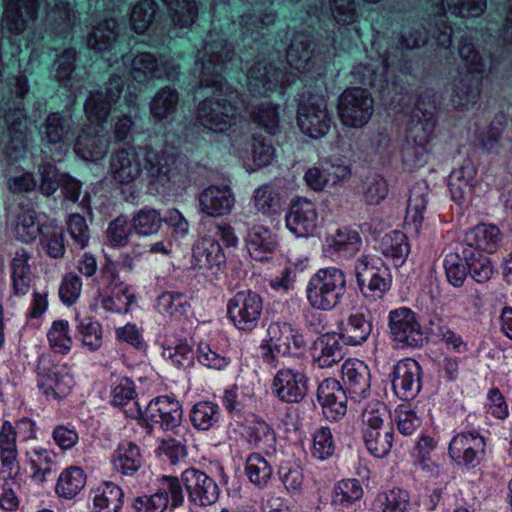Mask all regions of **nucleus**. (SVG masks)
<instances>
[{"instance_id": "obj_1", "label": "nucleus", "mask_w": 512, "mask_h": 512, "mask_svg": "<svg viewBox=\"0 0 512 512\" xmlns=\"http://www.w3.org/2000/svg\"><path fill=\"white\" fill-rule=\"evenodd\" d=\"M219 20H212V29L198 49L194 74L201 87L214 88V95L201 101L196 118L201 126L215 133H224L237 124V107L233 103L237 93L224 81L222 72L234 55L233 47L220 32Z\"/></svg>"}, {"instance_id": "obj_2", "label": "nucleus", "mask_w": 512, "mask_h": 512, "mask_svg": "<svg viewBox=\"0 0 512 512\" xmlns=\"http://www.w3.org/2000/svg\"><path fill=\"white\" fill-rule=\"evenodd\" d=\"M346 291V278L342 270L328 267L318 270L310 279L306 295L311 307L330 311L341 301Z\"/></svg>"}, {"instance_id": "obj_3", "label": "nucleus", "mask_w": 512, "mask_h": 512, "mask_svg": "<svg viewBox=\"0 0 512 512\" xmlns=\"http://www.w3.org/2000/svg\"><path fill=\"white\" fill-rule=\"evenodd\" d=\"M143 167L150 183L156 187L169 189L179 183L186 172V164L171 150L157 151L151 146H141Z\"/></svg>"}, {"instance_id": "obj_4", "label": "nucleus", "mask_w": 512, "mask_h": 512, "mask_svg": "<svg viewBox=\"0 0 512 512\" xmlns=\"http://www.w3.org/2000/svg\"><path fill=\"white\" fill-rule=\"evenodd\" d=\"M386 406L380 402L370 403L362 414L363 441L367 450L375 457L383 458L392 449L394 434L387 423Z\"/></svg>"}, {"instance_id": "obj_5", "label": "nucleus", "mask_w": 512, "mask_h": 512, "mask_svg": "<svg viewBox=\"0 0 512 512\" xmlns=\"http://www.w3.org/2000/svg\"><path fill=\"white\" fill-rule=\"evenodd\" d=\"M436 126L434 113L417 107L411 114L407 130L403 160L411 165H421L429 152L428 145Z\"/></svg>"}, {"instance_id": "obj_6", "label": "nucleus", "mask_w": 512, "mask_h": 512, "mask_svg": "<svg viewBox=\"0 0 512 512\" xmlns=\"http://www.w3.org/2000/svg\"><path fill=\"white\" fill-rule=\"evenodd\" d=\"M355 274L359 289L363 296L370 300H377L384 296L390 287L388 269L381 260L363 255L355 265Z\"/></svg>"}, {"instance_id": "obj_7", "label": "nucleus", "mask_w": 512, "mask_h": 512, "mask_svg": "<svg viewBox=\"0 0 512 512\" xmlns=\"http://www.w3.org/2000/svg\"><path fill=\"white\" fill-rule=\"evenodd\" d=\"M125 413L131 418H138L143 415L137 402H132V406L125 410ZM144 417L147 421L159 424L163 430L173 431L182 422L183 410L178 400L164 395L149 402L144 411Z\"/></svg>"}, {"instance_id": "obj_8", "label": "nucleus", "mask_w": 512, "mask_h": 512, "mask_svg": "<svg viewBox=\"0 0 512 512\" xmlns=\"http://www.w3.org/2000/svg\"><path fill=\"white\" fill-rule=\"evenodd\" d=\"M262 311V297L252 290L238 291L227 303L228 318L244 332H251L258 326Z\"/></svg>"}, {"instance_id": "obj_9", "label": "nucleus", "mask_w": 512, "mask_h": 512, "mask_svg": "<svg viewBox=\"0 0 512 512\" xmlns=\"http://www.w3.org/2000/svg\"><path fill=\"white\" fill-rule=\"evenodd\" d=\"M102 278L107 283L104 289H99L95 297L96 305L111 313H127L130 305L135 301L131 287L119 280V276L112 265L102 268Z\"/></svg>"}, {"instance_id": "obj_10", "label": "nucleus", "mask_w": 512, "mask_h": 512, "mask_svg": "<svg viewBox=\"0 0 512 512\" xmlns=\"http://www.w3.org/2000/svg\"><path fill=\"white\" fill-rule=\"evenodd\" d=\"M287 63L298 72L306 73L313 69L321 70L327 61V52L316 49L313 37L304 32H297L287 50Z\"/></svg>"}, {"instance_id": "obj_11", "label": "nucleus", "mask_w": 512, "mask_h": 512, "mask_svg": "<svg viewBox=\"0 0 512 512\" xmlns=\"http://www.w3.org/2000/svg\"><path fill=\"white\" fill-rule=\"evenodd\" d=\"M389 329L398 347H421L426 337L418 316L411 309L401 307L389 313Z\"/></svg>"}, {"instance_id": "obj_12", "label": "nucleus", "mask_w": 512, "mask_h": 512, "mask_svg": "<svg viewBox=\"0 0 512 512\" xmlns=\"http://www.w3.org/2000/svg\"><path fill=\"white\" fill-rule=\"evenodd\" d=\"M338 113L344 125L362 127L373 114V99L366 89H347L339 97Z\"/></svg>"}, {"instance_id": "obj_13", "label": "nucleus", "mask_w": 512, "mask_h": 512, "mask_svg": "<svg viewBox=\"0 0 512 512\" xmlns=\"http://www.w3.org/2000/svg\"><path fill=\"white\" fill-rule=\"evenodd\" d=\"M305 346L303 336L289 323L273 322L267 328V338L262 345L267 351L263 354L264 361L272 364L276 354L286 355L291 348L301 349Z\"/></svg>"}, {"instance_id": "obj_14", "label": "nucleus", "mask_w": 512, "mask_h": 512, "mask_svg": "<svg viewBox=\"0 0 512 512\" xmlns=\"http://www.w3.org/2000/svg\"><path fill=\"white\" fill-rule=\"evenodd\" d=\"M297 122L300 130L311 138L324 136L331 128L332 117L323 98L310 97L300 102Z\"/></svg>"}, {"instance_id": "obj_15", "label": "nucleus", "mask_w": 512, "mask_h": 512, "mask_svg": "<svg viewBox=\"0 0 512 512\" xmlns=\"http://www.w3.org/2000/svg\"><path fill=\"white\" fill-rule=\"evenodd\" d=\"M294 81L293 73L284 72L265 61L257 62L247 73V86L253 95H266L278 86L286 88Z\"/></svg>"}, {"instance_id": "obj_16", "label": "nucleus", "mask_w": 512, "mask_h": 512, "mask_svg": "<svg viewBox=\"0 0 512 512\" xmlns=\"http://www.w3.org/2000/svg\"><path fill=\"white\" fill-rule=\"evenodd\" d=\"M130 75L133 80L142 84L163 77L174 80L178 71L165 56L158 57L150 52H142L131 59Z\"/></svg>"}, {"instance_id": "obj_17", "label": "nucleus", "mask_w": 512, "mask_h": 512, "mask_svg": "<svg viewBox=\"0 0 512 512\" xmlns=\"http://www.w3.org/2000/svg\"><path fill=\"white\" fill-rule=\"evenodd\" d=\"M485 447V439L477 431L462 432L452 438L448 454L458 466L472 469L484 458Z\"/></svg>"}, {"instance_id": "obj_18", "label": "nucleus", "mask_w": 512, "mask_h": 512, "mask_svg": "<svg viewBox=\"0 0 512 512\" xmlns=\"http://www.w3.org/2000/svg\"><path fill=\"white\" fill-rule=\"evenodd\" d=\"M190 502L197 506L214 504L220 494V489L214 479L196 468L190 467L181 474Z\"/></svg>"}, {"instance_id": "obj_19", "label": "nucleus", "mask_w": 512, "mask_h": 512, "mask_svg": "<svg viewBox=\"0 0 512 512\" xmlns=\"http://www.w3.org/2000/svg\"><path fill=\"white\" fill-rule=\"evenodd\" d=\"M272 392L282 402L299 403L308 392V379L301 371L280 369L274 376Z\"/></svg>"}, {"instance_id": "obj_20", "label": "nucleus", "mask_w": 512, "mask_h": 512, "mask_svg": "<svg viewBox=\"0 0 512 512\" xmlns=\"http://www.w3.org/2000/svg\"><path fill=\"white\" fill-rule=\"evenodd\" d=\"M17 430L27 433L26 438L34 436V423L29 419H22L16 425V428L6 421L0 430V469L11 472V469H20L17 450Z\"/></svg>"}, {"instance_id": "obj_21", "label": "nucleus", "mask_w": 512, "mask_h": 512, "mask_svg": "<svg viewBox=\"0 0 512 512\" xmlns=\"http://www.w3.org/2000/svg\"><path fill=\"white\" fill-rule=\"evenodd\" d=\"M287 228L298 237L313 235L319 224L316 205L305 198H298L290 205L286 214Z\"/></svg>"}, {"instance_id": "obj_22", "label": "nucleus", "mask_w": 512, "mask_h": 512, "mask_svg": "<svg viewBox=\"0 0 512 512\" xmlns=\"http://www.w3.org/2000/svg\"><path fill=\"white\" fill-rule=\"evenodd\" d=\"M40 135L43 142L56 145L61 155L63 148L67 149L73 141L74 122L68 114L52 112L41 125Z\"/></svg>"}, {"instance_id": "obj_23", "label": "nucleus", "mask_w": 512, "mask_h": 512, "mask_svg": "<svg viewBox=\"0 0 512 512\" xmlns=\"http://www.w3.org/2000/svg\"><path fill=\"white\" fill-rule=\"evenodd\" d=\"M124 81L122 77L114 75L110 78L105 92H91L85 103V112L91 121L104 122L110 113L112 104L119 99Z\"/></svg>"}, {"instance_id": "obj_24", "label": "nucleus", "mask_w": 512, "mask_h": 512, "mask_svg": "<svg viewBox=\"0 0 512 512\" xmlns=\"http://www.w3.org/2000/svg\"><path fill=\"white\" fill-rule=\"evenodd\" d=\"M2 25L9 32L19 35L29 22L37 18L40 0H3Z\"/></svg>"}, {"instance_id": "obj_25", "label": "nucleus", "mask_w": 512, "mask_h": 512, "mask_svg": "<svg viewBox=\"0 0 512 512\" xmlns=\"http://www.w3.org/2000/svg\"><path fill=\"white\" fill-rule=\"evenodd\" d=\"M141 161V146L121 149L114 153L110 159V174L113 180L119 184L133 183L142 173Z\"/></svg>"}, {"instance_id": "obj_26", "label": "nucleus", "mask_w": 512, "mask_h": 512, "mask_svg": "<svg viewBox=\"0 0 512 512\" xmlns=\"http://www.w3.org/2000/svg\"><path fill=\"white\" fill-rule=\"evenodd\" d=\"M109 137L100 124L89 125L78 135L74 150L86 161H98L108 152Z\"/></svg>"}, {"instance_id": "obj_27", "label": "nucleus", "mask_w": 512, "mask_h": 512, "mask_svg": "<svg viewBox=\"0 0 512 512\" xmlns=\"http://www.w3.org/2000/svg\"><path fill=\"white\" fill-rule=\"evenodd\" d=\"M421 367L413 359L399 361L390 374L395 394L401 399L414 398L420 390Z\"/></svg>"}, {"instance_id": "obj_28", "label": "nucleus", "mask_w": 512, "mask_h": 512, "mask_svg": "<svg viewBox=\"0 0 512 512\" xmlns=\"http://www.w3.org/2000/svg\"><path fill=\"white\" fill-rule=\"evenodd\" d=\"M317 400L328 420L337 421L346 414V395L336 379L328 378L320 383Z\"/></svg>"}, {"instance_id": "obj_29", "label": "nucleus", "mask_w": 512, "mask_h": 512, "mask_svg": "<svg viewBox=\"0 0 512 512\" xmlns=\"http://www.w3.org/2000/svg\"><path fill=\"white\" fill-rule=\"evenodd\" d=\"M198 202L201 213L209 217H221L231 212L235 197L230 187L212 185L200 193Z\"/></svg>"}, {"instance_id": "obj_30", "label": "nucleus", "mask_w": 512, "mask_h": 512, "mask_svg": "<svg viewBox=\"0 0 512 512\" xmlns=\"http://www.w3.org/2000/svg\"><path fill=\"white\" fill-rule=\"evenodd\" d=\"M342 379L351 398L355 401H361L369 395L371 375L363 361L346 360L342 365Z\"/></svg>"}, {"instance_id": "obj_31", "label": "nucleus", "mask_w": 512, "mask_h": 512, "mask_svg": "<svg viewBox=\"0 0 512 512\" xmlns=\"http://www.w3.org/2000/svg\"><path fill=\"white\" fill-rule=\"evenodd\" d=\"M73 383L72 376L61 364L43 367L39 373L38 385L46 396L63 398L70 392Z\"/></svg>"}, {"instance_id": "obj_32", "label": "nucleus", "mask_w": 512, "mask_h": 512, "mask_svg": "<svg viewBox=\"0 0 512 512\" xmlns=\"http://www.w3.org/2000/svg\"><path fill=\"white\" fill-rule=\"evenodd\" d=\"M477 170L471 161L451 172L448 186L452 199L459 205L468 203L473 195Z\"/></svg>"}, {"instance_id": "obj_33", "label": "nucleus", "mask_w": 512, "mask_h": 512, "mask_svg": "<svg viewBox=\"0 0 512 512\" xmlns=\"http://www.w3.org/2000/svg\"><path fill=\"white\" fill-rule=\"evenodd\" d=\"M247 226L246 245L252 258L258 261L267 259L277 247V241L272 231L260 224L245 222Z\"/></svg>"}, {"instance_id": "obj_34", "label": "nucleus", "mask_w": 512, "mask_h": 512, "mask_svg": "<svg viewBox=\"0 0 512 512\" xmlns=\"http://www.w3.org/2000/svg\"><path fill=\"white\" fill-rule=\"evenodd\" d=\"M480 91V78L459 73L451 83L450 102L455 109H467L477 102Z\"/></svg>"}, {"instance_id": "obj_35", "label": "nucleus", "mask_w": 512, "mask_h": 512, "mask_svg": "<svg viewBox=\"0 0 512 512\" xmlns=\"http://www.w3.org/2000/svg\"><path fill=\"white\" fill-rule=\"evenodd\" d=\"M276 19L277 13L272 8L245 13L240 17L239 22L241 34L257 41L268 32Z\"/></svg>"}, {"instance_id": "obj_36", "label": "nucleus", "mask_w": 512, "mask_h": 512, "mask_svg": "<svg viewBox=\"0 0 512 512\" xmlns=\"http://www.w3.org/2000/svg\"><path fill=\"white\" fill-rule=\"evenodd\" d=\"M500 229L493 224H479L470 229L465 235L467 248L476 251L494 253L502 242Z\"/></svg>"}, {"instance_id": "obj_37", "label": "nucleus", "mask_w": 512, "mask_h": 512, "mask_svg": "<svg viewBox=\"0 0 512 512\" xmlns=\"http://www.w3.org/2000/svg\"><path fill=\"white\" fill-rule=\"evenodd\" d=\"M361 245L360 234L355 230L343 227L326 238L324 251L330 255L337 253L345 257H352L360 251Z\"/></svg>"}, {"instance_id": "obj_38", "label": "nucleus", "mask_w": 512, "mask_h": 512, "mask_svg": "<svg viewBox=\"0 0 512 512\" xmlns=\"http://www.w3.org/2000/svg\"><path fill=\"white\" fill-rule=\"evenodd\" d=\"M193 258L200 269H220L225 263L219 242L211 237H204L194 244Z\"/></svg>"}, {"instance_id": "obj_39", "label": "nucleus", "mask_w": 512, "mask_h": 512, "mask_svg": "<svg viewBox=\"0 0 512 512\" xmlns=\"http://www.w3.org/2000/svg\"><path fill=\"white\" fill-rule=\"evenodd\" d=\"M118 37V23L114 18H105L92 25L86 43L89 49L103 52L109 50Z\"/></svg>"}, {"instance_id": "obj_40", "label": "nucleus", "mask_w": 512, "mask_h": 512, "mask_svg": "<svg viewBox=\"0 0 512 512\" xmlns=\"http://www.w3.org/2000/svg\"><path fill=\"white\" fill-rule=\"evenodd\" d=\"M340 337L348 345H360L364 343L371 331V321L360 312L351 313L340 324Z\"/></svg>"}, {"instance_id": "obj_41", "label": "nucleus", "mask_w": 512, "mask_h": 512, "mask_svg": "<svg viewBox=\"0 0 512 512\" xmlns=\"http://www.w3.org/2000/svg\"><path fill=\"white\" fill-rule=\"evenodd\" d=\"M380 251L387 260L392 261L394 266H402L410 253L407 236L398 230L385 234L380 242Z\"/></svg>"}, {"instance_id": "obj_42", "label": "nucleus", "mask_w": 512, "mask_h": 512, "mask_svg": "<svg viewBox=\"0 0 512 512\" xmlns=\"http://www.w3.org/2000/svg\"><path fill=\"white\" fill-rule=\"evenodd\" d=\"M39 247L49 258H63L66 252L63 227L58 226L53 221L42 224V232L39 236Z\"/></svg>"}, {"instance_id": "obj_43", "label": "nucleus", "mask_w": 512, "mask_h": 512, "mask_svg": "<svg viewBox=\"0 0 512 512\" xmlns=\"http://www.w3.org/2000/svg\"><path fill=\"white\" fill-rule=\"evenodd\" d=\"M31 255L24 249L16 250L11 263V278L13 291L16 295H24L28 292L32 281L31 267L28 264Z\"/></svg>"}, {"instance_id": "obj_44", "label": "nucleus", "mask_w": 512, "mask_h": 512, "mask_svg": "<svg viewBox=\"0 0 512 512\" xmlns=\"http://www.w3.org/2000/svg\"><path fill=\"white\" fill-rule=\"evenodd\" d=\"M343 358L342 346L334 334L320 336L313 345V359L321 368L331 367Z\"/></svg>"}, {"instance_id": "obj_45", "label": "nucleus", "mask_w": 512, "mask_h": 512, "mask_svg": "<svg viewBox=\"0 0 512 512\" xmlns=\"http://www.w3.org/2000/svg\"><path fill=\"white\" fill-rule=\"evenodd\" d=\"M411 507L410 493L404 489L394 488L375 497L372 512H410Z\"/></svg>"}, {"instance_id": "obj_46", "label": "nucleus", "mask_w": 512, "mask_h": 512, "mask_svg": "<svg viewBox=\"0 0 512 512\" xmlns=\"http://www.w3.org/2000/svg\"><path fill=\"white\" fill-rule=\"evenodd\" d=\"M12 234L18 241L23 243L33 242L42 232V224L37 221V213L32 208L21 207L14 222L12 223Z\"/></svg>"}, {"instance_id": "obj_47", "label": "nucleus", "mask_w": 512, "mask_h": 512, "mask_svg": "<svg viewBox=\"0 0 512 512\" xmlns=\"http://www.w3.org/2000/svg\"><path fill=\"white\" fill-rule=\"evenodd\" d=\"M179 94L176 89L165 86L159 89L149 103L151 116L155 121L170 118L177 111Z\"/></svg>"}, {"instance_id": "obj_48", "label": "nucleus", "mask_w": 512, "mask_h": 512, "mask_svg": "<svg viewBox=\"0 0 512 512\" xmlns=\"http://www.w3.org/2000/svg\"><path fill=\"white\" fill-rule=\"evenodd\" d=\"M76 19L74 8L65 0H53L47 5L46 22L57 34L69 31Z\"/></svg>"}, {"instance_id": "obj_49", "label": "nucleus", "mask_w": 512, "mask_h": 512, "mask_svg": "<svg viewBox=\"0 0 512 512\" xmlns=\"http://www.w3.org/2000/svg\"><path fill=\"white\" fill-rule=\"evenodd\" d=\"M114 468L123 475H132L142 465L143 458L139 447L132 442H123L112 456Z\"/></svg>"}, {"instance_id": "obj_50", "label": "nucleus", "mask_w": 512, "mask_h": 512, "mask_svg": "<svg viewBox=\"0 0 512 512\" xmlns=\"http://www.w3.org/2000/svg\"><path fill=\"white\" fill-rule=\"evenodd\" d=\"M428 196V187L424 183L414 185L410 191L407 205L406 221L408 225L413 224L416 233H419L423 212L426 209Z\"/></svg>"}, {"instance_id": "obj_51", "label": "nucleus", "mask_w": 512, "mask_h": 512, "mask_svg": "<svg viewBox=\"0 0 512 512\" xmlns=\"http://www.w3.org/2000/svg\"><path fill=\"white\" fill-rule=\"evenodd\" d=\"M19 472L20 469H11V472L0 469V507L6 511L16 510L19 506L18 492L21 487L18 480Z\"/></svg>"}, {"instance_id": "obj_52", "label": "nucleus", "mask_w": 512, "mask_h": 512, "mask_svg": "<svg viewBox=\"0 0 512 512\" xmlns=\"http://www.w3.org/2000/svg\"><path fill=\"white\" fill-rule=\"evenodd\" d=\"M85 484L84 471L80 467L71 466L60 474L55 490L58 496L71 499L84 488Z\"/></svg>"}, {"instance_id": "obj_53", "label": "nucleus", "mask_w": 512, "mask_h": 512, "mask_svg": "<svg viewBox=\"0 0 512 512\" xmlns=\"http://www.w3.org/2000/svg\"><path fill=\"white\" fill-rule=\"evenodd\" d=\"M464 259L471 277L478 283L487 282L494 273L489 257L471 248L463 250Z\"/></svg>"}, {"instance_id": "obj_54", "label": "nucleus", "mask_w": 512, "mask_h": 512, "mask_svg": "<svg viewBox=\"0 0 512 512\" xmlns=\"http://www.w3.org/2000/svg\"><path fill=\"white\" fill-rule=\"evenodd\" d=\"M458 53L464 67L466 68L465 74L472 76L482 75L490 67L491 58L481 55L471 42H461Z\"/></svg>"}, {"instance_id": "obj_55", "label": "nucleus", "mask_w": 512, "mask_h": 512, "mask_svg": "<svg viewBox=\"0 0 512 512\" xmlns=\"http://www.w3.org/2000/svg\"><path fill=\"white\" fill-rule=\"evenodd\" d=\"M168 7L174 25L189 27L198 15L196 0H162Z\"/></svg>"}, {"instance_id": "obj_56", "label": "nucleus", "mask_w": 512, "mask_h": 512, "mask_svg": "<svg viewBox=\"0 0 512 512\" xmlns=\"http://www.w3.org/2000/svg\"><path fill=\"white\" fill-rule=\"evenodd\" d=\"M123 492L113 483H105L94 497L96 512H119L123 504Z\"/></svg>"}, {"instance_id": "obj_57", "label": "nucleus", "mask_w": 512, "mask_h": 512, "mask_svg": "<svg viewBox=\"0 0 512 512\" xmlns=\"http://www.w3.org/2000/svg\"><path fill=\"white\" fill-rule=\"evenodd\" d=\"M156 307L158 312L166 317L180 318L189 307V301L183 293L166 291L158 296Z\"/></svg>"}, {"instance_id": "obj_58", "label": "nucleus", "mask_w": 512, "mask_h": 512, "mask_svg": "<svg viewBox=\"0 0 512 512\" xmlns=\"http://www.w3.org/2000/svg\"><path fill=\"white\" fill-rule=\"evenodd\" d=\"M5 121L9 126L11 135V143L17 152H22L26 149L27 139V118L22 108L9 110L5 115Z\"/></svg>"}, {"instance_id": "obj_59", "label": "nucleus", "mask_w": 512, "mask_h": 512, "mask_svg": "<svg viewBox=\"0 0 512 512\" xmlns=\"http://www.w3.org/2000/svg\"><path fill=\"white\" fill-rule=\"evenodd\" d=\"M220 418L219 407L210 401L196 403L190 412L191 423L194 428L202 431L211 429Z\"/></svg>"}, {"instance_id": "obj_60", "label": "nucleus", "mask_w": 512, "mask_h": 512, "mask_svg": "<svg viewBox=\"0 0 512 512\" xmlns=\"http://www.w3.org/2000/svg\"><path fill=\"white\" fill-rule=\"evenodd\" d=\"M245 472L253 484L264 487L270 481L273 470L260 453H252L246 459Z\"/></svg>"}, {"instance_id": "obj_61", "label": "nucleus", "mask_w": 512, "mask_h": 512, "mask_svg": "<svg viewBox=\"0 0 512 512\" xmlns=\"http://www.w3.org/2000/svg\"><path fill=\"white\" fill-rule=\"evenodd\" d=\"M249 444L266 454H272L276 450V437L273 429L265 422H257L250 428L248 434Z\"/></svg>"}, {"instance_id": "obj_62", "label": "nucleus", "mask_w": 512, "mask_h": 512, "mask_svg": "<svg viewBox=\"0 0 512 512\" xmlns=\"http://www.w3.org/2000/svg\"><path fill=\"white\" fill-rule=\"evenodd\" d=\"M162 222L163 219L157 210L145 207L134 214L131 226L138 235L148 236L157 233Z\"/></svg>"}, {"instance_id": "obj_63", "label": "nucleus", "mask_w": 512, "mask_h": 512, "mask_svg": "<svg viewBox=\"0 0 512 512\" xmlns=\"http://www.w3.org/2000/svg\"><path fill=\"white\" fill-rule=\"evenodd\" d=\"M433 11V37L437 44L443 48H449L452 44V27L446 21L445 7L443 0H432Z\"/></svg>"}, {"instance_id": "obj_64", "label": "nucleus", "mask_w": 512, "mask_h": 512, "mask_svg": "<svg viewBox=\"0 0 512 512\" xmlns=\"http://www.w3.org/2000/svg\"><path fill=\"white\" fill-rule=\"evenodd\" d=\"M64 174L51 162L41 163L37 168L39 192L46 197L53 195L60 187Z\"/></svg>"}]
</instances>
